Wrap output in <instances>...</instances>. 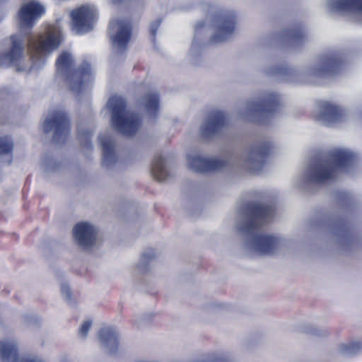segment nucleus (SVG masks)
<instances>
[{"instance_id":"f257e3e1","label":"nucleus","mask_w":362,"mask_h":362,"mask_svg":"<svg viewBox=\"0 0 362 362\" xmlns=\"http://www.w3.org/2000/svg\"><path fill=\"white\" fill-rule=\"evenodd\" d=\"M272 216L270 206L264 205L255 206L250 218L244 226H238V230L251 236L245 243V249L258 255H272L281 245V240L274 236L258 233L257 226L263 224Z\"/></svg>"},{"instance_id":"f03ea898","label":"nucleus","mask_w":362,"mask_h":362,"mask_svg":"<svg viewBox=\"0 0 362 362\" xmlns=\"http://www.w3.org/2000/svg\"><path fill=\"white\" fill-rule=\"evenodd\" d=\"M356 155L345 148H336L327 157L309 166L304 175L308 182L324 183L333 180L341 172H349Z\"/></svg>"},{"instance_id":"7ed1b4c3","label":"nucleus","mask_w":362,"mask_h":362,"mask_svg":"<svg viewBox=\"0 0 362 362\" xmlns=\"http://www.w3.org/2000/svg\"><path fill=\"white\" fill-rule=\"evenodd\" d=\"M63 40L61 28L57 25L48 26L45 32L28 40V49L33 61V66L42 64L46 57L56 50Z\"/></svg>"},{"instance_id":"20e7f679","label":"nucleus","mask_w":362,"mask_h":362,"mask_svg":"<svg viewBox=\"0 0 362 362\" xmlns=\"http://www.w3.org/2000/svg\"><path fill=\"white\" fill-rule=\"evenodd\" d=\"M73 59L70 53L64 52L56 62L57 71L64 75L72 91L81 93L89 88L93 81V74L90 64L84 62L76 70L72 69Z\"/></svg>"},{"instance_id":"39448f33","label":"nucleus","mask_w":362,"mask_h":362,"mask_svg":"<svg viewBox=\"0 0 362 362\" xmlns=\"http://www.w3.org/2000/svg\"><path fill=\"white\" fill-rule=\"evenodd\" d=\"M107 107L112 114V123L114 127L124 135L134 134L140 126V119L135 115L127 111L125 102L122 97L112 96Z\"/></svg>"},{"instance_id":"423d86ee","label":"nucleus","mask_w":362,"mask_h":362,"mask_svg":"<svg viewBox=\"0 0 362 362\" xmlns=\"http://www.w3.org/2000/svg\"><path fill=\"white\" fill-rule=\"evenodd\" d=\"M280 103V97L272 93L262 95L257 100H251L246 107L245 117L254 121L274 112Z\"/></svg>"},{"instance_id":"0eeeda50","label":"nucleus","mask_w":362,"mask_h":362,"mask_svg":"<svg viewBox=\"0 0 362 362\" xmlns=\"http://www.w3.org/2000/svg\"><path fill=\"white\" fill-rule=\"evenodd\" d=\"M97 16L93 6L83 5L71 13L72 30L77 34L86 33L93 28Z\"/></svg>"},{"instance_id":"6e6552de","label":"nucleus","mask_w":362,"mask_h":362,"mask_svg":"<svg viewBox=\"0 0 362 362\" xmlns=\"http://www.w3.org/2000/svg\"><path fill=\"white\" fill-rule=\"evenodd\" d=\"M45 132H53L54 140L57 143L63 142L69 134V122L63 112L52 113L44 122Z\"/></svg>"},{"instance_id":"1a4fd4ad","label":"nucleus","mask_w":362,"mask_h":362,"mask_svg":"<svg viewBox=\"0 0 362 362\" xmlns=\"http://www.w3.org/2000/svg\"><path fill=\"white\" fill-rule=\"evenodd\" d=\"M110 34L113 47L117 50H124L131 37V25L124 20L112 21L110 24Z\"/></svg>"},{"instance_id":"9d476101","label":"nucleus","mask_w":362,"mask_h":362,"mask_svg":"<svg viewBox=\"0 0 362 362\" xmlns=\"http://www.w3.org/2000/svg\"><path fill=\"white\" fill-rule=\"evenodd\" d=\"M214 33L211 37L214 43H219L226 40L235 29V16L233 13L221 14L216 17L214 25Z\"/></svg>"},{"instance_id":"9b49d317","label":"nucleus","mask_w":362,"mask_h":362,"mask_svg":"<svg viewBox=\"0 0 362 362\" xmlns=\"http://www.w3.org/2000/svg\"><path fill=\"white\" fill-rule=\"evenodd\" d=\"M341 59L337 54L322 57L308 72L313 78H321L336 74L341 65Z\"/></svg>"},{"instance_id":"f8f14e48","label":"nucleus","mask_w":362,"mask_h":362,"mask_svg":"<svg viewBox=\"0 0 362 362\" xmlns=\"http://www.w3.org/2000/svg\"><path fill=\"white\" fill-rule=\"evenodd\" d=\"M44 13L45 7L35 0L25 4L18 13L21 28H31Z\"/></svg>"},{"instance_id":"ddd939ff","label":"nucleus","mask_w":362,"mask_h":362,"mask_svg":"<svg viewBox=\"0 0 362 362\" xmlns=\"http://www.w3.org/2000/svg\"><path fill=\"white\" fill-rule=\"evenodd\" d=\"M267 151V148L260 146L253 147L245 151L241 156L243 168L250 173H257L264 165Z\"/></svg>"},{"instance_id":"4468645a","label":"nucleus","mask_w":362,"mask_h":362,"mask_svg":"<svg viewBox=\"0 0 362 362\" xmlns=\"http://www.w3.org/2000/svg\"><path fill=\"white\" fill-rule=\"evenodd\" d=\"M326 8L331 12L358 18L362 16V0H327Z\"/></svg>"},{"instance_id":"2eb2a0df","label":"nucleus","mask_w":362,"mask_h":362,"mask_svg":"<svg viewBox=\"0 0 362 362\" xmlns=\"http://www.w3.org/2000/svg\"><path fill=\"white\" fill-rule=\"evenodd\" d=\"M346 111L328 102H322L315 113V119L329 125L342 121L345 118Z\"/></svg>"},{"instance_id":"dca6fc26","label":"nucleus","mask_w":362,"mask_h":362,"mask_svg":"<svg viewBox=\"0 0 362 362\" xmlns=\"http://www.w3.org/2000/svg\"><path fill=\"white\" fill-rule=\"evenodd\" d=\"M73 235L78 245L84 248H88L96 243L98 230L89 223L81 222L75 226Z\"/></svg>"},{"instance_id":"f3484780","label":"nucleus","mask_w":362,"mask_h":362,"mask_svg":"<svg viewBox=\"0 0 362 362\" xmlns=\"http://www.w3.org/2000/svg\"><path fill=\"white\" fill-rule=\"evenodd\" d=\"M187 161L189 168L202 173L218 170L225 165V162L223 160L206 158L197 153L189 155Z\"/></svg>"},{"instance_id":"a211bd4d","label":"nucleus","mask_w":362,"mask_h":362,"mask_svg":"<svg viewBox=\"0 0 362 362\" xmlns=\"http://www.w3.org/2000/svg\"><path fill=\"white\" fill-rule=\"evenodd\" d=\"M0 356L4 362H44L35 357H18L17 344L13 340L0 342Z\"/></svg>"},{"instance_id":"6ab92c4d","label":"nucleus","mask_w":362,"mask_h":362,"mask_svg":"<svg viewBox=\"0 0 362 362\" xmlns=\"http://www.w3.org/2000/svg\"><path fill=\"white\" fill-rule=\"evenodd\" d=\"M225 125V117L223 112H215L210 115L205 124L201 128L203 135L208 136L218 132Z\"/></svg>"},{"instance_id":"aec40b11","label":"nucleus","mask_w":362,"mask_h":362,"mask_svg":"<svg viewBox=\"0 0 362 362\" xmlns=\"http://www.w3.org/2000/svg\"><path fill=\"white\" fill-rule=\"evenodd\" d=\"M99 140L103 152V165L109 168L117 161L114 140L110 136L103 135L99 136Z\"/></svg>"},{"instance_id":"412c9836","label":"nucleus","mask_w":362,"mask_h":362,"mask_svg":"<svg viewBox=\"0 0 362 362\" xmlns=\"http://www.w3.org/2000/svg\"><path fill=\"white\" fill-rule=\"evenodd\" d=\"M11 50L5 54V59L11 65L16 66L23 57L24 49L23 38L20 35L11 37Z\"/></svg>"},{"instance_id":"4be33fe9","label":"nucleus","mask_w":362,"mask_h":362,"mask_svg":"<svg viewBox=\"0 0 362 362\" xmlns=\"http://www.w3.org/2000/svg\"><path fill=\"white\" fill-rule=\"evenodd\" d=\"M99 339L102 345L109 353H114L117 347V334L112 328L105 327L99 333Z\"/></svg>"},{"instance_id":"5701e85b","label":"nucleus","mask_w":362,"mask_h":362,"mask_svg":"<svg viewBox=\"0 0 362 362\" xmlns=\"http://www.w3.org/2000/svg\"><path fill=\"white\" fill-rule=\"evenodd\" d=\"M152 174L159 181H163L167 177L168 170L161 156L155 157L152 165Z\"/></svg>"},{"instance_id":"b1692460","label":"nucleus","mask_w":362,"mask_h":362,"mask_svg":"<svg viewBox=\"0 0 362 362\" xmlns=\"http://www.w3.org/2000/svg\"><path fill=\"white\" fill-rule=\"evenodd\" d=\"M157 94H148L143 99L145 111L150 117H154L158 112L159 103Z\"/></svg>"},{"instance_id":"393cba45","label":"nucleus","mask_w":362,"mask_h":362,"mask_svg":"<svg viewBox=\"0 0 362 362\" xmlns=\"http://www.w3.org/2000/svg\"><path fill=\"white\" fill-rule=\"evenodd\" d=\"M13 144L8 137L0 138V159L1 162L10 163L11 162V151Z\"/></svg>"},{"instance_id":"a878e982","label":"nucleus","mask_w":362,"mask_h":362,"mask_svg":"<svg viewBox=\"0 0 362 362\" xmlns=\"http://www.w3.org/2000/svg\"><path fill=\"white\" fill-rule=\"evenodd\" d=\"M360 342L343 343L339 346V351L344 355H354L357 354L361 349Z\"/></svg>"},{"instance_id":"bb28decb","label":"nucleus","mask_w":362,"mask_h":362,"mask_svg":"<svg viewBox=\"0 0 362 362\" xmlns=\"http://www.w3.org/2000/svg\"><path fill=\"white\" fill-rule=\"evenodd\" d=\"M90 327H91L90 321L87 320V321L84 322L79 329L80 337L82 338H85L87 336Z\"/></svg>"},{"instance_id":"cd10ccee","label":"nucleus","mask_w":362,"mask_h":362,"mask_svg":"<svg viewBox=\"0 0 362 362\" xmlns=\"http://www.w3.org/2000/svg\"><path fill=\"white\" fill-rule=\"evenodd\" d=\"M61 292L62 296L66 298L69 299L70 297V289L69 287L67 285L63 284L61 286Z\"/></svg>"},{"instance_id":"c85d7f7f","label":"nucleus","mask_w":362,"mask_h":362,"mask_svg":"<svg viewBox=\"0 0 362 362\" xmlns=\"http://www.w3.org/2000/svg\"><path fill=\"white\" fill-rule=\"evenodd\" d=\"M159 25H160V21H155V22H153L151 25L150 32H151V35H153V37L156 35V31H157Z\"/></svg>"}]
</instances>
